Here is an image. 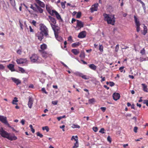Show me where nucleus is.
<instances>
[{"label": "nucleus", "instance_id": "obj_59", "mask_svg": "<svg viewBox=\"0 0 148 148\" xmlns=\"http://www.w3.org/2000/svg\"><path fill=\"white\" fill-rule=\"evenodd\" d=\"M25 120L23 119H22L21 121V123L22 125H23L25 124Z\"/></svg>", "mask_w": 148, "mask_h": 148}, {"label": "nucleus", "instance_id": "obj_31", "mask_svg": "<svg viewBox=\"0 0 148 148\" xmlns=\"http://www.w3.org/2000/svg\"><path fill=\"white\" fill-rule=\"evenodd\" d=\"M75 141L76 142L75 143L74 146L73 147V148H77L79 146L78 140L76 139L75 140Z\"/></svg>", "mask_w": 148, "mask_h": 148}, {"label": "nucleus", "instance_id": "obj_35", "mask_svg": "<svg viewBox=\"0 0 148 148\" xmlns=\"http://www.w3.org/2000/svg\"><path fill=\"white\" fill-rule=\"evenodd\" d=\"M71 127H72L73 128H79L80 127V126L77 125V124H73L72 125Z\"/></svg>", "mask_w": 148, "mask_h": 148}, {"label": "nucleus", "instance_id": "obj_15", "mask_svg": "<svg viewBox=\"0 0 148 148\" xmlns=\"http://www.w3.org/2000/svg\"><path fill=\"white\" fill-rule=\"evenodd\" d=\"M86 32L85 31H83L79 33L78 37L80 38H83L86 36Z\"/></svg>", "mask_w": 148, "mask_h": 148}, {"label": "nucleus", "instance_id": "obj_54", "mask_svg": "<svg viewBox=\"0 0 148 148\" xmlns=\"http://www.w3.org/2000/svg\"><path fill=\"white\" fill-rule=\"evenodd\" d=\"M19 23L20 25L21 29H23V25L22 24V23H21L20 21H19Z\"/></svg>", "mask_w": 148, "mask_h": 148}, {"label": "nucleus", "instance_id": "obj_27", "mask_svg": "<svg viewBox=\"0 0 148 148\" xmlns=\"http://www.w3.org/2000/svg\"><path fill=\"white\" fill-rule=\"evenodd\" d=\"M89 66L90 69L93 70H95L97 68V66L93 64H90Z\"/></svg>", "mask_w": 148, "mask_h": 148}, {"label": "nucleus", "instance_id": "obj_11", "mask_svg": "<svg viewBox=\"0 0 148 148\" xmlns=\"http://www.w3.org/2000/svg\"><path fill=\"white\" fill-rule=\"evenodd\" d=\"M53 16L55 15L57 18L60 21H63V20L61 18L60 15L56 11H53Z\"/></svg>", "mask_w": 148, "mask_h": 148}, {"label": "nucleus", "instance_id": "obj_55", "mask_svg": "<svg viewBox=\"0 0 148 148\" xmlns=\"http://www.w3.org/2000/svg\"><path fill=\"white\" fill-rule=\"evenodd\" d=\"M100 78L102 79L101 80V82H103L105 80V77H103L102 76H101L100 77Z\"/></svg>", "mask_w": 148, "mask_h": 148}, {"label": "nucleus", "instance_id": "obj_62", "mask_svg": "<svg viewBox=\"0 0 148 148\" xmlns=\"http://www.w3.org/2000/svg\"><path fill=\"white\" fill-rule=\"evenodd\" d=\"M131 108L132 109H135V105L134 104H132L131 105Z\"/></svg>", "mask_w": 148, "mask_h": 148}, {"label": "nucleus", "instance_id": "obj_34", "mask_svg": "<svg viewBox=\"0 0 148 148\" xmlns=\"http://www.w3.org/2000/svg\"><path fill=\"white\" fill-rule=\"evenodd\" d=\"M147 32V27L144 25V32L143 33V34L144 35H145V34Z\"/></svg>", "mask_w": 148, "mask_h": 148}, {"label": "nucleus", "instance_id": "obj_47", "mask_svg": "<svg viewBox=\"0 0 148 148\" xmlns=\"http://www.w3.org/2000/svg\"><path fill=\"white\" fill-rule=\"evenodd\" d=\"M143 103L145 104H146V106H148V99L144 100Z\"/></svg>", "mask_w": 148, "mask_h": 148}, {"label": "nucleus", "instance_id": "obj_29", "mask_svg": "<svg viewBox=\"0 0 148 148\" xmlns=\"http://www.w3.org/2000/svg\"><path fill=\"white\" fill-rule=\"evenodd\" d=\"M56 39L59 41L61 42L62 39V38L60 36H58V34L55 35Z\"/></svg>", "mask_w": 148, "mask_h": 148}, {"label": "nucleus", "instance_id": "obj_43", "mask_svg": "<svg viewBox=\"0 0 148 148\" xmlns=\"http://www.w3.org/2000/svg\"><path fill=\"white\" fill-rule=\"evenodd\" d=\"M88 101L90 103H92L95 101V99L94 98H92L91 99H89Z\"/></svg>", "mask_w": 148, "mask_h": 148}, {"label": "nucleus", "instance_id": "obj_52", "mask_svg": "<svg viewBox=\"0 0 148 148\" xmlns=\"http://www.w3.org/2000/svg\"><path fill=\"white\" fill-rule=\"evenodd\" d=\"M107 140L108 141H109L110 143H111V139L110 136H108L107 137Z\"/></svg>", "mask_w": 148, "mask_h": 148}, {"label": "nucleus", "instance_id": "obj_39", "mask_svg": "<svg viewBox=\"0 0 148 148\" xmlns=\"http://www.w3.org/2000/svg\"><path fill=\"white\" fill-rule=\"evenodd\" d=\"M105 129L104 128H102L100 130H99V132L100 133L102 134H103L105 133L104 132Z\"/></svg>", "mask_w": 148, "mask_h": 148}, {"label": "nucleus", "instance_id": "obj_23", "mask_svg": "<svg viewBox=\"0 0 148 148\" xmlns=\"http://www.w3.org/2000/svg\"><path fill=\"white\" fill-rule=\"evenodd\" d=\"M134 19L135 22L136 26H140V24L139 21L138 20V18L135 16H134Z\"/></svg>", "mask_w": 148, "mask_h": 148}, {"label": "nucleus", "instance_id": "obj_26", "mask_svg": "<svg viewBox=\"0 0 148 148\" xmlns=\"http://www.w3.org/2000/svg\"><path fill=\"white\" fill-rule=\"evenodd\" d=\"M47 47V45L46 44L43 43L40 45V48L41 49L40 50H44L46 49Z\"/></svg>", "mask_w": 148, "mask_h": 148}, {"label": "nucleus", "instance_id": "obj_24", "mask_svg": "<svg viewBox=\"0 0 148 148\" xmlns=\"http://www.w3.org/2000/svg\"><path fill=\"white\" fill-rule=\"evenodd\" d=\"M136 1L140 2L142 4L144 12L145 13L146 12V8L145 5V4L141 0H136Z\"/></svg>", "mask_w": 148, "mask_h": 148}, {"label": "nucleus", "instance_id": "obj_60", "mask_svg": "<svg viewBox=\"0 0 148 148\" xmlns=\"http://www.w3.org/2000/svg\"><path fill=\"white\" fill-rule=\"evenodd\" d=\"M140 26H136V30L138 32L140 30Z\"/></svg>", "mask_w": 148, "mask_h": 148}, {"label": "nucleus", "instance_id": "obj_33", "mask_svg": "<svg viewBox=\"0 0 148 148\" xmlns=\"http://www.w3.org/2000/svg\"><path fill=\"white\" fill-rule=\"evenodd\" d=\"M18 70L22 73H25V69L22 67H19Z\"/></svg>", "mask_w": 148, "mask_h": 148}, {"label": "nucleus", "instance_id": "obj_44", "mask_svg": "<svg viewBox=\"0 0 148 148\" xmlns=\"http://www.w3.org/2000/svg\"><path fill=\"white\" fill-rule=\"evenodd\" d=\"M145 50L144 48H143L140 51V53L143 55L145 54Z\"/></svg>", "mask_w": 148, "mask_h": 148}, {"label": "nucleus", "instance_id": "obj_12", "mask_svg": "<svg viewBox=\"0 0 148 148\" xmlns=\"http://www.w3.org/2000/svg\"><path fill=\"white\" fill-rule=\"evenodd\" d=\"M0 121L5 124L9 125L7 120V118L6 117L0 115Z\"/></svg>", "mask_w": 148, "mask_h": 148}, {"label": "nucleus", "instance_id": "obj_25", "mask_svg": "<svg viewBox=\"0 0 148 148\" xmlns=\"http://www.w3.org/2000/svg\"><path fill=\"white\" fill-rule=\"evenodd\" d=\"M141 85L142 86L143 90L145 92H148L147 86L145 84H141Z\"/></svg>", "mask_w": 148, "mask_h": 148}, {"label": "nucleus", "instance_id": "obj_16", "mask_svg": "<svg viewBox=\"0 0 148 148\" xmlns=\"http://www.w3.org/2000/svg\"><path fill=\"white\" fill-rule=\"evenodd\" d=\"M43 33L41 32H38L36 34V36L40 40H41L43 38Z\"/></svg>", "mask_w": 148, "mask_h": 148}, {"label": "nucleus", "instance_id": "obj_37", "mask_svg": "<svg viewBox=\"0 0 148 148\" xmlns=\"http://www.w3.org/2000/svg\"><path fill=\"white\" fill-rule=\"evenodd\" d=\"M42 130H46L47 132H48L49 131V128L47 126L43 127H42Z\"/></svg>", "mask_w": 148, "mask_h": 148}, {"label": "nucleus", "instance_id": "obj_51", "mask_svg": "<svg viewBox=\"0 0 148 148\" xmlns=\"http://www.w3.org/2000/svg\"><path fill=\"white\" fill-rule=\"evenodd\" d=\"M17 53L19 54H21L22 53V51L21 49H18L16 51Z\"/></svg>", "mask_w": 148, "mask_h": 148}, {"label": "nucleus", "instance_id": "obj_58", "mask_svg": "<svg viewBox=\"0 0 148 148\" xmlns=\"http://www.w3.org/2000/svg\"><path fill=\"white\" fill-rule=\"evenodd\" d=\"M138 127H135L134 128V131L135 133L137 132Z\"/></svg>", "mask_w": 148, "mask_h": 148}, {"label": "nucleus", "instance_id": "obj_4", "mask_svg": "<svg viewBox=\"0 0 148 148\" xmlns=\"http://www.w3.org/2000/svg\"><path fill=\"white\" fill-rule=\"evenodd\" d=\"M40 32L43 33L44 34L47 36L48 35V31L47 28L43 24H41L40 25Z\"/></svg>", "mask_w": 148, "mask_h": 148}, {"label": "nucleus", "instance_id": "obj_41", "mask_svg": "<svg viewBox=\"0 0 148 148\" xmlns=\"http://www.w3.org/2000/svg\"><path fill=\"white\" fill-rule=\"evenodd\" d=\"M36 134L37 136H39L40 138H42L43 136V135L40 133L39 132H38L36 133Z\"/></svg>", "mask_w": 148, "mask_h": 148}, {"label": "nucleus", "instance_id": "obj_61", "mask_svg": "<svg viewBox=\"0 0 148 148\" xmlns=\"http://www.w3.org/2000/svg\"><path fill=\"white\" fill-rule=\"evenodd\" d=\"M93 129L95 132H97L98 130V128L97 127H94Z\"/></svg>", "mask_w": 148, "mask_h": 148}, {"label": "nucleus", "instance_id": "obj_50", "mask_svg": "<svg viewBox=\"0 0 148 148\" xmlns=\"http://www.w3.org/2000/svg\"><path fill=\"white\" fill-rule=\"evenodd\" d=\"M58 101H52V103L54 105H56L57 104Z\"/></svg>", "mask_w": 148, "mask_h": 148}, {"label": "nucleus", "instance_id": "obj_53", "mask_svg": "<svg viewBox=\"0 0 148 148\" xmlns=\"http://www.w3.org/2000/svg\"><path fill=\"white\" fill-rule=\"evenodd\" d=\"M114 85V83L113 82H110L109 83V85L112 87Z\"/></svg>", "mask_w": 148, "mask_h": 148}, {"label": "nucleus", "instance_id": "obj_5", "mask_svg": "<svg viewBox=\"0 0 148 148\" xmlns=\"http://www.w3.org/2000/svg\"><path fill=\"white\" fill-rule=\"evenodd\" d=\"M51 27L54 32L55 35L58 34L60 29V28L56 24L51 25Z\"/></svg>", "mask_w": 148, "mask_h": 148}, {"label": "nucleus", "instance_id": "obj_9", "mask_svg": "<svg viewBox=\"0 0 148 148\" xmlns=\"http://www.w3.org/2000/svg\"><path fill=\"white\" fill-rule=\"evenodd\" d=\"M46 9L48 13L50 14L51 15L53 16V11H55V10H51L52 8L51 6L49 4H47L46 5Z\"/></svg>", "mask_w": 148, "mask_h": 148}, {"label": "nucleus", "instance_id": "obj_49", "mask_svg": "<svg viewBox=\"0 0 148 148\" xmlns=\"http://www.w3.org/2000/svg\"><path fill=\"white\" fill-rule=\"evenodd\" d=\"M68 41H69L71 42H73V40L72 39V37L71 36H69L68 38Z\"/></svg>", "mask_w": 148, "mask_h": 148}, {"label": "nucleus", "instance_id": "obj_7", "mask_svg": "<svg viewBox=\"0 0 148 148\" xmlns=\"http://www.w3.org/2000/svg\"><path fill=\"white\" fill-rule=\"evenodd\" d=\"M74 74L77 76L81 77L83 79H87L88 78L85 75H84L83 73L79 72H76L74 73Z\"/></svg>", "mask_w": 148, "mask_h": 148}, {"label": "nucleus", "instance_id": "obj_2", "mask_svg": "<svg viewBox=\"0 0 148 148\" xmlns=\"http://www.w3.org/2000/svg\"><path fill=\"white\" fill-rule=\"evenodd\" d=\"M0 134L2 137L6 138L10 140H15L17 139L16 137L14 135L13 136L10 135V134L3 130L2 127L0 128Z\"/></svg>", "mask_w": 148, "mask_h": 148}, {"label": "nucleus", "instance_id": "obj_64", "mask_svg": "<svg viewBox=\"0 0 148 148\" xmlns=\"http://www.w3.org/2000/svg\"><path fill=\"white\" fill-rule=\"evenodd\" d=\"M29 28L30 29V31L31 32H33L34 31L32 29V28L31 26H29Z\"/></svg>", "mask_w": 148, "mask_h": 148}, {"label": "nucleus", "instance_id": "obj_56", "mask_svg": "<svg viewBox=\"0 0 148 148\" xmlns=\"http://www.w3.org/2000/svg\"><path fill=\"white\" fill-rule=\"evenodd\" d=\"M100 109L103 111V112H104L106 110V107H101L100 108Z\"/></svg>", "mask_w": 148, "mask_h": 148}, {"label": "nucleus", "instance_id": "obj_8", "mask_svg": "<svg viewBox=\"0 0 148 148\" xmlns=\"http://www.w3.org/2000/svg\"><path fill=\"white\" fill-rule=\"evenodd\" d=\"M16 62L18 64H23L27 63V60L26 58H20L17 59Z\"/></svg>", "mask_w": 148, "mask_h": 148}, {"label": "nucleus", "instance_id": "obj_42", "mask_svg": "<svg viewBox=\"0 0 148 148\" xmlns=\"http://www.w3.org/2000/svg\"><path fill=\"white\" fill-rule=\"evenodd\" d=\"M79 57L81 58H84L85 57V54L84 52H82L81 53Z\"/></svg>", "mask_w": 148, "mask_h": 148}, {"label": "nucleus", "instance_id": "obj_6", "mask_svg": "<svg viewBox=\"0 0 148 148\" xmlns=\"http://www.w3.org/2000/svg\"><path fill=\"white\" fill-rule=\"evenodd\" d=\"M47 20L49 22L51 26V25H55L56 21V19L50 16H49V18Z\"/></svg>", "mask_w": 148, "mask_h": 148}, {"label": "nucleus", "instance_id": "obj_20", "mask_svg": "<svg viewBox=\"0 0 148 148\" xmlns=\"http://www.w3.org/2000/svg\"><path fill=\"white\" fill-rule=\"evenodd\" d=\"M36 7V12H39L40 13H42L43 12V10L40 7L38 6L37 4H35Z\"/></svg>", "mask_w": 148, "mask_h": 148}, {"label": "nucleus", "instance_id": "obj_3", "mask_svg": "<svg viewBox=\"0 0 148 148\" xmlns=\"http://www.w3.org/2000/svg\"><path fill=\"white\" fill-rule=\"evenodd\" d=\"M30 59L31 62L32 63H38L42 62L40 60V59H41V58H39L37 55L35 54L32 55L30 57Z\"/></svg>", "mask_w": 148, "mask_h": 148}, {"label": "nucleus", "instance_id": "obj_14", "mask_svg": "<svg viewBox=\"0 0 148 148\" xmlns=\"http://www.w3.org/2000/svg\"><path fill=\"white\" fill-rule=\"evenodd\" d=\"M41 52L42 56L45 58H46L48 56H52V55L51 54H49V53H47L44 50H39Z\"/></svg>", "mask_w": 148, "mask_h": 148}, {"label": "nucleus", "instance_id": "obj_10", "mask_svg": "<svg viewBox=\"0 0 148 148\" xmlns=\"http://www.w3.org/2000/svg\"><path fill=\"white\" fill-rule=\"evenodd\" d=\"M76 21L77 23L76 27H78V29H80L83 27L84 23L82 21L78 20H77Z\"/></svg>", "mask_w": 148, "mask_h": 148}, {"label": "nucleus", "instance_id": "obj_28", "mask_svg": "<svg viewBox=\"0 0 148 148\" xmlns=\"http://www.w3.org/2000/svg\"><path fill=\"white\" fill-rule=\"evenodd\" d=\"M71 52L75 55H77L79 53V50L76 49H72L71 50Z\"/></svg>", "mask_w": 148, "mask_h": 148}, {"label": "nucleus", "instance_id": "obj_22", "mask_svg": "<svg viewBox=\"0 0 148 148\" xmlns=\"http://www.w3.org/2000/svg\"><path fill=\"white\" fill-rule=\"evenodd\" d=\"M8 68L11 71H14L15 69L14 68V65L12 64H10L7 66Z\"/></svg>", "mask_w": 148, "mask_h": 148}, {"label": "nucleus", "instance_id": "obj_45", "mask_svg": "<svg viewBox=\"0 0 148 148\" xmlns=\"http://www.w3.org/2000/svg\"><path fill=\"white\" fill-rule=\"evenodd\" d=\"M119 45L118 44H117L116 45V46L115 47V51L116 52H117L119 50Z\"/></svg>", "mask_w": 148, "mask_h": 148}, {"label": "nucleus", "instance_id": "obj_63", "mask_svg": "<svg viewBox=\"0 0 148 148\" xmlns=\"http://www.w3.org/2000/svg\"><path fill=\"white\" fill-rule=\"evenodd\" d=\"M76 21V20L74 18H72V19L71 22V23H73L75 21Z\"/></svg>", "mask_w": 148, "mask_h": 148}, {"label": "nucleus", "instance_id": "obj_21", "mask_svg": "<svg viewBox=\"0 0 148 148\" xmlns=\"http://www.w3.org/2000/svg\"><path fill=\"white\" fill-rule=\"evenodd\" d=\"M36 3L39 5L41 7L44 8L45 5L43 2L41 1L40 0H35Z\"/></svg>", "mask_w": 148, "mask_h": 148}, {"label": "nucleus", "instance_id": "obj_57", "mask_svg": "<svg viewBox=\"0 0 148 148\" xmlns=\"http://www.w3.org/2000/svg\"><path fill=\"white\" fill-rule=\"evenodd\" d=\"M124 67V66H122L120 67L119 69V70L120 71L122 72L123 71V69Z\"/></svg>", "mask_w": 148, "mask_h": 148}, {"label": "nucleus", "instance_id": "obj_46", "mask_svg": "<svg viewBox=\"0 0 148 148\" xmlns=\"http://www.w3.org/2000/svg\"><path fill=\"white\" fill-rule=\"evenodd\" d=\"M42 91L44 93L47 94L48 92L46 91L45 89L44 88H42L41 89Z\"/></svg>", "mask_w": 148, "mask_h": 148}, {"label": "nucleus", "instance_id": "obj_32", "mask_svg": "<svg viewBox=\"0 0 148 148\" xmlns=\"http://www.w3.org/2000/svg\"><path fill=\"white\" fill-rule=\"evenodd\" d=\"M18 102L17 98L16 97H14V99L13 100L12 103L13 104L17 105L16 102Z\"/></svg>", "mask_w": 148, "mask_h": 148}, {"label": "nucleus", "instance_id": "obj_13", "mask_svg": "<svg viewBox=\"0 0 148 148\" xmlns=\"http://www.w3.org/2000/svg\"><path fill=\"white\" fill-rule=\"evenodd\" d=\"M98 5L99 4L98 3H95L90 8L91 12H93L94 11H97V10Z\"/></svg>", "mask_w": 148, "mask_h": 148}, {"label": "nucleus", "instance_id": "obj_17", "mask_svg": "<svg viewBox=\"0 0 148 148\" xmlns=\"http://www.w3.org/2000/svg\"><path fill=\"white\" fill-rule=\"evenodd\" d=\"M11 79L12 80V81L15 83L17 85L21 84V81L18 79L12 77L11 78Z\"/></svg>", "mask_w": 148, "mask_h": 148}, {"label": "nucleus", "instance_id": "obj_1", "mask_svg": "<svg viewBox=\"0 0 148 148\" xmlns=\"http://www.w3.org/2000/svg\"><path fill=\"white\" fill-rule=\"evenodd\" d=\"M104 20L106 21L108 24L114 25L115 22V18L114 15L104 13L103 14Z\"/></svg>", "mask_w": 148, "mask_h": 148}, {"label": "nucleus", "instance_id": "obj_40", "mask_svg": "<svg viewBox=\"0 0 148 148\" xmlns=\"http://www.w3.org/2000/svg\"><path fill=\"white\" fill-rule=\"evenodd\" d=\"M78 137L77 136H73L71 139V140H74L75 141V140H76V139L77 140H78Z\"/></svg>", "mask_w": 148, "mask_h": 148}, {"label": "nucleus", "instance_id": "obj_30", "mask_svg": "<svg viewBox=\"0 0 148 148\" xmlns=\"http://www.w3.org/2000/svg\"><path fill=\"white\" fill-rule=\"evenodd\" d=\"M80 45V43L79 42H78L73 43L71 46L75 48L78 46Z\"/></svg>", "mask_w": 148, "mask_h": 148}, {"label": "nucleus", "instance_id": "obj_18", "mask_svg": "<svg viewBox=\"0 0 148 148\" xmlns=\"http://www.w3.org/2000/svg\"><path fill=\"white\" fill-rule=\"evenodd\" d=\"M112 96L113 99L116 101L119 99L120 95L119 93H114L113 94Z\"/></svg>", "mask_w": 148, "mask_h": 148}, {"label": "nucleus", "instance_id": "obj_38", "mask_svg": "<svg viewBox=\"0 0 148 148\" xmlns=\"http://www.w3.org/2000/svg\"><path fill=\"white\" fill-rule=\"evenodd\" d=\"M103 46L102 45H100L99 46V49L100 50V51L101 52H102L103 51Z\"/></svg>", "mask_w": 148, "mask_h": 148}, {"label": "nucleus", "instance_id": "obj_19", "mask_svg": "<svg viewBox=\"0 0 148 148\" xmlns=\"http://www.w3.org/2000/svg\"><path fill=\"white\" fill-rule=\"evenodd\" d=\"M33 100L32 98L31 97H29V101L28 105L29 107L30 108H31L32 107V105L33 104Z\"/></svg>", "mask_w": 148, "mask_h": 148}, {"label": "nucleus", "instance_id": "obj_36", "mask_svg": "<svg viewBox=\"0 0 148 148\" xmlns=\"http://www.w3.org/2000/svg\"><path fill=\"white\" fill-rule=\"evenodd\" d=\"M81 12H79L77 13L76 15V18H79L81 17Z\"/></svg>", "mask_w": 148, "mask_h": 148}, {"label": "nucleus", "instance_id": "obj_48", "mask_svg": "<svg viewBox=\"0 0 148 148\" xmlns=\"http://www.w3.org/2000/svg\"><path fill=\"white\" fill-rule=\"evenodd\" d=\"M30 7L34 11H36V7H34L31 4V6Z\"/></svg>", "mask_w": 148, "mask_h": 148}]
</instances>
